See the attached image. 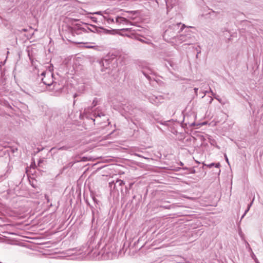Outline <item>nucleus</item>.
<instances>
[{
  "label": "nucleus",
  "mask_w": 263,
  "mask_h": 263,
  "mask_svg": "<svg viewBox=\"0 0 263 263\" xmlns=\"http://www.w3.org/2000/svg\"><path fill=\"white\" fill-rule=\"evenodd\" d=\"M45 74H48L49 76H51L52 77L51 79H50V80H47L45 78H42V81L43 82V83L46 85H48V86H50L53 82V74L51 73L50 72H48L47 73H46V72L45 71H43L42 73H41V76H44L45 77Z\"/></svg>",
  "instance_id": "nucleus-6"
},
{
  "label": "nucleus",
  "mask_w": 263,
  "mask_h": 263,
  "mask_svg": "<svg viewBox=\"0 0 263 263\" xmlns=\"http://www.w3.org/2000/svg\"><path fill=\"white\" fill-rule=\"evenodd\" d=\"M15 150L16 151L17 150V148H15V149H13V152H14V151H15Z\"/></svg>",
  "instance_id": "nucleus-39"
},
{
  "label": "nucleus",
  "mask_w": 263,
  "mask_h": 263,
  "mask_svg": "<svg viewBox=\"0 0 263 263\" xmlns=\"http://www.w3.org/2000/svg\"><path fill=\"white\" fill-rule=\"evenodd\" d=\"M186 27V26L181 23H169L167 28L163 33V39L167 42L172 43V41H175L178 34Z\"/></svg>",
  "instance_id": "nucleus-1"
},
{
  "label": "nucleus",
  "mask_w": 263,
  "mask_h": 263,
  "mask_svg": "<svg viewBox=\"0 0 263 263\" xmlns=\"http://www.w3.org/2000/svg\"><path fill=\"white\" fill-rule=\"evenodd\" d=\"M132 30V28H126V29H122V30H125V31H128V30Z\"/></svg>",
  "instance_id": "nucleus-28"
},
{
  "label": "nucleus",
  "mask_w": 263,
  "mask_h": 263,
  "mask_svg": "<svg viewBox=\"0 0 263 263\" xmlns=\"http://www.w3.org/2000/svg\"><path fill=\"white\" fill-rule=\"evenodd\" d=\"M138 40L141 42H144V40L141 39H138Z\"/></svg>",
  "instance_id": "nucleus-32"
},
{
  "label": "nucleus",
  "mask_w": 263,
  "mask_h": 263,
  "mask_svg": "<svg viewBox=\"0 0 263 263\" xmlns=\"http://www.w3.org/2000/svg\"><path fill=\"white\" fill-rule=\"evenodd\" d=\"M167 63L173 69H175L177 67V66L173 63V61H167Z\"/></svg>",
  "instance_id": "nucleus-12"
},
{
  "label": "nucleus",
  "mask_w": 263,
  "mask_h": 263,
  "mask_svg": "<svg viewBox=\"0 0 263 263\" xmlns=\"http://www.w3.org/2000/svg\"><path fill=\"white\" fill-rule=\"evenodd\" d=\"M85 28L87 29V31L86 32H88L89 31H90V25L89 26H86Z\"/></svg>",
  "instance_id": "nucleus-23"
},
{
  "label": "nucleus",
  "mask_w": 263,
  "mask_h": 263,
  "mask_svg": "<svg viewBox=\"0 0 263 263\" xmlns=\"http://www.w3.org/2000/svg\"><path fill=\"white\" fill-rule=\"evenodd\" d=\"M254 260L256 263H259L256 257L254 259Z\"/></svg>",
  "instance_id": "nucleus-30"
},
{
  "label": "nucleus",
  "mask_w": 263,
  "mask_h": 263,
  "mask_svg": "<svg viewBox=\"0 0 263 263\" xmlns=\"http://www.w3.org/2000/svg\"><path fill=\"white\" fill-rule=\"evenodd\" d=\"M194 91H195V93H197V88H195Z\"/></svg>",
  "instance_id": "nucleus-33"
},
{
  "label": "nucleus",
  "mask_w": 263,
  "mask_h": 263,
  "mask_svg": "<svg viewBox=\"0 0 263 263\" xmlns=\"http://www.w3.org/2000/svg\"><path fill=\"white\" fill-rule=\"evenodd\" d=\"M72 35H79L82 34L83 32L87 31V29L84 27H81V26H76L71 27L70 29Z\"/></svg>",
  "instance_id": "nucleus-3"
},
{
  "label": "nucleus",
  "mask_w": 263,
  "mask_h": 263,
  "mask_svg": "<svg viewBox=\"0 0 263 263\" xmlns=\"http://www.w3.org/2000/svg\"><path fill=\"white\" fill-rule=\"evenodd\" d=\"M0 104L6 107L12 109L11 105L6 100H0Z\"/></svg>",
  "instance_id": "nucleus-9"
},
{
  "label": "nucleus",
  "mask_w": 263,
  "mask_h": 263,
  "mask_svg": "<svg viewBox=\"0 0 263 263\" xmlns=\"http://www.w3.org/2000/svg\"><path fill=\"white\" fill-rule=\"evenodd\" d=\"M107 22L110 24V23H115V21L114 20V18H108L107 20Z\"/></svg>",
  "instance_id": "nucleus-19"
},
{
  "label": "nucleus",
  "mask_w": 263,
  "mask_h": 263,
  "mask_svg": "<svg viewBox=\"0 0 263 263\" xmlns=\"http://www.w3.org/2000/svg\"><path fill=\"white\" fill-rule=\"evenodd\" d=\"M209 205H210V204H205V206Z\"/></svg>",
  "instance_id": "nucleus-41"
},
{
  "label": "nucleus",
  "mask_w": 263,
  "mask_h": 263,
  "mask_svg": "<svg viewBox=\"0 0 263 263\" xmlns=\"http://www.w3.org/2000/svg\"><path fill=\"white\" fill-rule=\"evenodd\" d=\"M165 2V4H166V5L167 6V9H169L170 7L171 8H172L173 7V6L172 5H171L170 6V3H169V0H164Z\"/></svg>",
  "instance_id": "nucleus-15"
},
{
  "label": "nucleus",
  "mask_w": 263,
  "mask_h": 263,
  "mask_svg": "<svg viewBox=\"0 0 263 263\" xmlns=\"http://www.w3.org/2000/svg\"><path fill=\"white\" fill-rule=\"evenodd\" d=\"M224 157H225V159H226V160L227 162L228 163H229V160H228V157H227L226 155H224Z\"/></svg>",
  "instance_id": "nucleus-27"
},
{
  "label": "nucleus",
  "mask_w": 263,
  "mask_h": 263,
  "mask_svg": "<svg viewBox=\"0 0 263 263\" xmlns=\"http://www.w3.org/2000/svg\"><path fill=\"white\" fill-rule=\"evenodd\" d=\"M86 47L87 48H92L95 49H98V46H87Z\"/></svg>",
  "instance_id": "nucleus-18"
},
{
  "label": "nucleus",
  "mask_w": 263,
  "mask_h": 263,
  "mask_svg": "<svg viewBox=\"0 0 263 263\" xmlns=\"http://www.w3.org/2000/svg\"><path fill=\"white\" fill-rule=\"evenodd\" d=\"M203 124H204V123H200V124H199V123H198V125H203Z\"/></svg>",
  "instance_id": "nucleus-37"
},
{
  "label": "nucleus",
  "mask_w": 263,
  "mask_h": 263,
  "mask_svg": "<svg viewBox=\"0 0 263 263\" xmlns=\"http://www.w3.org/2000/svg\"><path fill=\"white\" fill-rule=\"evenodd\" d=\"M158 101V100H152L151 103L156 105H158L159 102Z\"/></svg>",
  "instance_id": "nucleus-16"
},
{
  "label": "nucleus",
  "mask_w": 263,
  "mask_h": 263,
  "mask_svg": "<svg viewBox=\"0 0 263 263\" xmlns=\"http://www.w3.org/2000/svg\"><path fill=\"white\" fill-rule=\"evenodd\" d=\"M107 63V60H105L104 61H103V64L104 65L105 63Z\"/></svg>",
  "instance_id": "nucleus-29"
},
{
  "label": "nucleus",
  "mask_w": 263,
  "mask_h": 263,
  "mask_svg": "<svg viewBox=\"0 0 263 263\" xmlns=\"http://www.w3.org/2000/svg\"><path fill=\"white\" fill-rule=\"evenodd\" d=\"M125 12L133 14H135L136 13V12L134 11H126Z\"/></svg>",
  "instance_id": "nucleus-21"
},
{
  "label": "nucleus",
  "mask_w": 263,
  "mask_h": 263,
  "mask_svg": "<svg viewBox=\"0 0 263 263\" xmlns=\"http://www.w3.org/2000/svg\"><path fill=\"white\" fill-rule=\"evenodd\" d=\"M254 260L256 263H259L256 257L254 259Z\"/></svg>",
  "instance_id": "nucleus-31"
},
{
  "label": "nucleus",
  "mask_w": 263,
  "mask_h": 263,
  "mask_svg": "<svg viewBox=\"0 0 263 263\" xmlns=\"http://www.w3.org/2000/svg\"><path fill=\"white\" fill-rule=\"evenodd\" d=\"M195 122H193L192 124H191V126L192 125H195Z\"/></svg>",
  "instance_id": "nucleus-36"
},
{
  "label": "nucleus",
  "mask_w": 263,
  "mask_h": 263,
  "mask_svg": "<svg viewBox=\"0 0 263 263\" xmlns=\"http://www.w3.org/2000/svg\"><path fill=\"white\" fill-rule=\"evenodd\" d=\"M200 85V87L201 88V90L202 92L201 93L204 94V95H201V98H203L206 95V93L210 94L212 93V92H209V90L210 89L209 87V85L205 82H203L202 83H198V86Z\"/></svg>",
  "instance_id": "nucleus-5"
},
{
  "label": "nucleus",
  "mask_w": 263,
  "mask_h": 263,
  "mask_svg": "<svg viewBox=\"0 0 263 263\" xmlns=\"http://www.w3.org/2000/svg\"><path fill=\"white\" fill-rule=\"evenodd\" d=\"M73 97H74V98H76L77 97V95L74 94Z\"/></svg>",
  "instance_id": "nucleus-38"
},
{
  "label": "nucleus",
  "mask_w": 263,
  "mask_h": 263,
  "mask_svg": "<svg viewBox=\"0 0 263 263\" xmlns=\"http://www.w3.org/2000/svg\"><path fill=\"white\" fill-rule=\"evenodd\" d=\"M115 30H109L106 29H104L102 27H98L97 26L95 25H90V32H94V33H109L111 31H115Z\"/></svg>",
  "instance_id": "nucleus-4"
},
{
  "label": "nucleus",
  "mask_w": 263,
  "mask_h": 263,
  "mask_svg": "<svg viewBox=\"0 0 263 263\" xmlns=\"http://www.w3.org/2000/svg\"><path fill=\"white\" fill-rule=\"evenodd\" d=\"M251 257L254 260V259L256 257V256L255 255V254L253 253V252H252L251 253Z\"/></svg>",
  "instance_id": "nucleus-24"
},
{
  "label": "nucleus",
  "mask_w": 263,
  "mask_h": 263,
  "mask_svg": "<svg viewBox=\"0 0 263 263\" xmlns=\"http://www.w3.org/2000/svg\"><path fill=\"white\" fill-rule=\"evenodd\" d=\"M15 150L16 151L17 150V148H15V149H13V152H14V151H15Z\"/></svg>",
  "instance_id": "nucleus-40"
},
{
  "label": "nucleus",
  "mask_w": 263,
  "mask_h": 263,
  "mask_svg": "<svg viewBox=\"0 0 263 263\" xmlns=\"http://www.w3.org/2000/svg\"><path fill=\"white\" fill-rule=\"evenodd\" d=\"M190 134L191 136L194 138V139L196 140V137H197V132L195 128L191 129Z\"/></svg>",
  "instance_id": "nucleus-10"
},
{
  "label": "nucleus",
  "mask_w": 263,
  "mask_h": 263,
  "mask_svg": "<svg viewBox=\"0 0 263 263\" xmlns=\"http://www.w3.org/2000/svg\"><path fill=\"white\" fill-rule=\"evenodd\" d=\"M191 27H186V29L180 32L175 41H172V43L175 44H180L183 42H186L184 45H192V41L195 40L194 36L192 34V32L189 29Z\"/></svg>",
  "instance_id": "nucleus-2"
},
{
  "label": "nucleus",
  "mask_w": 263,
  "mask_h": 263,
  "mask_svg": "<svg viewBox=\"0 0 263 263\" xmlns=\"http://www.w3.org/2000/svg\"><path fill=\"white\" fill-rule=\"evenodd\" d=\"M133 184H134V183H130L128 185V187L126 186V187H125L126 190L128 191L129 190H130L132 187Z\"/></svg>",
  "instance_id": "nucleus-17"
},
{
  "label": "nucleus",
  "mask_w": 263,
  "mask_h": 263,
  "mask_svg": "<svg viewBox=\"0 0 263 263\" xmlns=\"http://www.w3.org/2000/svg\"><path fill=\"white\" fill-rule=\"evenodd\" d=\"M45 199H46L47 202L48 203V202H49V201H50V199H49V197L48 196V195H47L45 194Z\"/></svg>",
  "instance_id": "nucleus-22"
},
{
  "label": "nucleus",
  "mask_w": 263,
  "mask_h": 263,
  "mask_svg": "<svg viewBox=\"0 0 263 263\" xmlns=\"http://www.w3.org/2000/svg\"><path fill=\"white\" fill-rule=\"evenodd\" d=\"M133 31H140V29H133Z\"/></svg>",
  "instance_id": "nucleus-35"
},
{
  "label": "nucleus",
  "mask_w": 263,
  "mask_h": 263,
  "mask_svg": "<svg viewBox=\"0 0 263 263\" xmlns=\"http://www.w3.org/2000/svg\"><path fill=\"white\" fill-rule=\"evenodd\" d=\"M6 178V174L0 175V182L2 181Z\"/></svg>",
  "instance_id": "nucleus-20"
},
{
  "label": "nucleus",
  "mask_w": 263,
  "mask_h": 263,
  "mask_svg": "<svg viewBox=\"0 0 263 263\" xmlns=\"http://www.w3.org/2000/svg\"><path fill=\"white\" fill-rule=\"evenodd\" d=\"M249 210V207L248 208L247 210H246L243 215L242 216V218L244 217V216L246 215V214L247 213V212Z\"/></svg>",
  "instance_id": "nucleus-26"
},
{
  "label": "nucleus",
  "mask_w": 263,
  "mask_h": 263,
  "mask_svg": "<svg viewBox=\"0 0 263 263\" xmlns=\"http://www.w3.org/2000/svg\"><path fill=\"white\" fill-rule=\"evenodd\" d=\"M251 205H252V203H250V205H249V208L251 206Z\"/></svg>",
  "instance_id": "nucleus-43"
},
{
  "label": "nucleus",
  "mask_w": 263,
  "mask_h": 263,
  "mask_svg": "<svg viewBox=\"0 0 263 263\" xmlns=\"http://www.w3.org/2000/svg\"><path fill=\"white\" fill-rule=\"evenodd\" d=\"M220 172V170H219V173H218L219 174Z\"/></svg>",
  "instance_id": "nucleus-44"
},
{
  "label": "nucleus",
  "mask_w": 263,
  "mask_h": 263,
  "mask_svg": "<svg viewBox=\"0 0 263 263\" xmlns=\"http://www.w3.org/2000/svg\"><path fill=\"white\" fill-rule=\"evenodd\" d=\"M73 145L72 144H67L64 146L57 148V149L59 151H69L70 148H72ZM56 147L52 148V150L55 149Z\"/></svg>",
  "instance_id": "nucleus-8"
},
{
  "label": "nucleus",
  "mask_w": 263,
  "mask_h": 263,
  "mask_svg": "<svg viewBox=\"0 0 263 263\" xmlns=\"http://www.w3.org/2000/svg\"><path fill=\"white\" fill-rule=\"evenodd\" d=\"M142 73L145 76V77L147 78V79L149 80L152 79L151 77L147 73H146L145 70H143Z\"/></svg>",
  "instance_id": "nucleus-14"
},
{
  "label": "nucleus",
  "mask_w": 263,
  "mask_h": 263,
  "mask_svg": "<svg viewBox=\"0 0 263 263\" xmlns=\"http://www.w3.org/2000/svg\"><path fill=\"white\" fill-rule=\"evenodd\" d=\"M116 23L118 24H124L126 25H133V23L124 17L118 16L116 18Z\"/></svg>",
  "instance_id": "nucleus-7"
},
{
  "label": "nucleus",
  "mask_w": 263,
  "mask_h": 263,
  "mask_svg": "<svg viewBox=\"0 0 263 263\" xmlns=\"http://www.w3.org/2000/svg\"><path fill=\"white\" fill-rule=\"evenodd\" d=\"M116 184H118L119 186H122L124 184V182L121 180H117L116 182Z\"/></svg>",
  "instance_id": "nucleus-13"
},
{
  "label": "nucleus",
  "mask_w": 263,
  "mask_h": 263,
  "mask_svg": "<svg viewBox=\"0 0 263 263\" xmlns=\"http://www.w3.org/2000/svg\"><path fill=\"white\" fill-rule=\"evenodd\" d=\"M196 58H197V53L196 54Z\"/></svg>",
  "instance_id": "nucleus-42"
},
{
  "label": "nucleus",
  "mask_w": 263,
  "mask_h": 263,
  "mask_svg": "<svg viewBox=\"0 0 263 263\" xmlns=\"http://www.w3.org/2000/svg\"><path fill=\"white\" fill-rule=\"evenodd\" d=\"M201 92H202V91L201 90V92H200V97H201V95H204V94H202V93H201ZM198 96L199 97V95H198Z\"/></svg>",
  "instance_id": "nucleus-34"
},
{
  "label": "nucleus",
  "mask_w": 263,
  "mask_h": 263,
  "mask_svg": "<svg viewBox=\"0 0 263 263\" xmlns=\"http://www.w3.org/2000/svg\"><path fill=\"white\" fill-rule=\"evenodd\" d=\"M101 115L103 116H104L103 114H98V115L96 116V118H97L98 117H100Z\"/></svg>",
  "instance_id": "nucleus-25"
},
{
  "label": "nucleus",
  "mask_w": 263,
  "mask_h": 263,
  "mask_svg": "<svg viewBox=\"0 0 263 263\" xmlns=\"http://www.w3.org/2000/svg\"><path fill=\"white\" fill-rule=\"evenodd\" d=\"M207 166L210 168L212 167L213 166H214L215 167L219 168L220 166V164L219 163H210V164H208Z\"/></svg>",
  "instance_id": "nucleus-11"
}]
</instances>
